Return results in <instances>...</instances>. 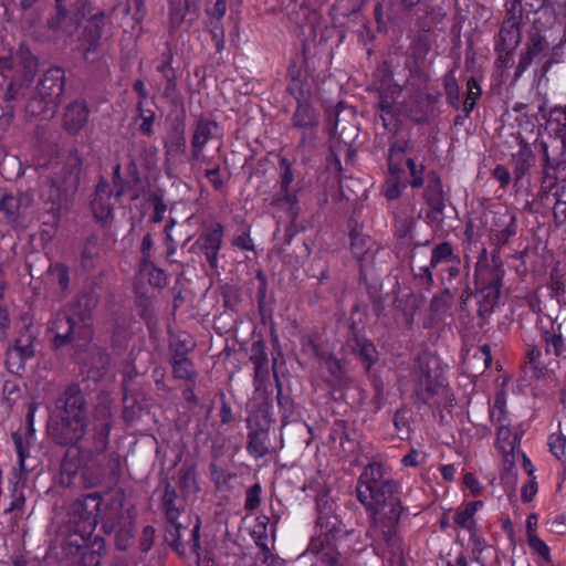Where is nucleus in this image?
Wrapping results in <instances>:
<instances>
[{
	"mask_svg": "<svg viewBox=\"0 0 566 566\" xmlns=\"http://www.w3.org/2000/svg\"><path fill=\"white\" fill-rule=\"evenodd\" d=\"M96 304L97 300L92 293L82 292L52 315L48 322V332L54 335V348L93 339L92 311Z\"/></svg>",
	"mask_w": 566,
	"mask_h": 566,
	"instance_id": "2",
	"label": "nucleus"
},
{
	"mask_svg": "<svg viewBox=\"0 0 566 566\" xmlns=\"http://www.w3.org/2000/svg\"><path fill=\"white\" fill-rule=\"evenodd\" d=\"M81 417L87 418V402L77 384L69 385L64 391L55 398L49 410V419Z\"/></svg>",
	"mask_w": 566,
	"mask_h": 566,
	"instance_id": "10",
	"label": "nucleus"
},
{
	"mask_svg": "<svg viewBox=\"0 0 566 566\" xmlns=\"http://www.w3.org/2000/svg\"><path fill=\"white\" fill-rule=\"evenodd\" d=\"M18 91L13 82H11L4 93V101L8 103L6 107L2 108V113L0 115V123L3 126H8L13 118V107L10 105V102L15 99Z\"/></svg>",
	"mask_w": 566,
	"mask_h": 566,
	"instance_id": "50",
	"label": "nucleus"
},
{
	"mask_svg": "<svg viewBox=\"0 0 566 566\" xmlns=\"http://www.w3.org/2000/svg\"><path fill=\"white\" fill-rule=\"evenodd\" d=\"M358 347L360 359L366 364V367L369 368L377 360V352L374 344L365 340L359 343Z\"/></svg>",
	"mask_w": 566,
	"mask_h": 566,
	"instance_id": "58",
	"label": "nucleus"
},
{
	"mask_svg": "<svg viewBox=\"0 0 566 566\" xmlns=\"http://www.w3.org/2000/svg\"><path fill=\"white\" fill-rule=\"evenodd\" d=\"M356 494L369 520L367 536L390 554L400 553L399 523L405 507L399 482L391 478L381 462L373 461L360 473Z\"/></svg>",
	"mask_w": 566,
	"mask_h": 566,
	"instance_id": "1",
	"label": "nucleus"
},
{
	"mask_svg": "<svg viewBox=\"0 0 566 566\" xmlns=\"http://www.w3.org/2000/svg\"><path fill=\"white\" fill-rule=\"evenodd\" d=\"M180 503L181 501H179L175 488L170 483H167L161 497V507L169 524H175L178 520L181 511Z\"/></svg>",
	"mask_w": 566,
	"mask_h": 566,
	"instance_id": "33",
	"label": "nucleus"
},
{
	"mask_svg": "<svg viewBox=\"0 0 566 566\" xmlns=\"http://www.w3.org/2000/svg\"><path fill=\"white\" fill-rule=\"evenodd\" d=\"M32 205V197L28 193H6L0 199V213L6 222L13 224L20 219L22 212Z\"/></svg>",
	"mask_w": 566,
	"mask_h": 566,
	"instance_id": "25",
	"label": "nucleus"
},
{
	"mask_svg": "<svg viewBox=\"0 0 566 566\" xmlns=\"http://www.w3.org/2000/svg\"><path fill=\"white\" fill-rule=\"evenodd\" d=\"M526 359L533 377L539 379L546 373V365L543 361V354L538 346L532 345L526 349Z\"/></svg>",
	"mask_w": 566,
	"mask_h": 566,
	"instance_id": "41",
	"label": "nucleus"
},
{
	"mask_svg": "<svg viewBox=\"0 0 566 566\" xmlns=\"http://www.w3.org/2000/svg\"><path fill=\"white\" fill-rule=\"evenodd\" d=\"M179 485L188 492L197 490V471L193 465H184L180 469Z\"/></svg>",
	"mask_w": 566,
	"mask_h": 566,
	"instance_id": "51",
	"label": "nucleus"
},
{
	"mask_svg": "<svg viewBox=\"0 0 566 566\" xmlns=\"http://www.w3.org/2000/svg\"><path fill=\"white\" fill-rule=\"evenodd\" d=\"M296 22L301 28H308L310 32L313 34L314 40L316 39L317 31L322 29L321 25V14L317 10L306 6L301 4L298 11L296 12Z\"/></svg>",
	"mask_w": 566,
	"mask_h": 566,
	"instance_id": "34",
	"label": "nucleus"
},
{
	"mask_svg": "<svg viewBox=\"0 0 566 566\" xmlns=\"http://www.w3.org/2000/svg\"><path fill=\"white\" fill-rule=\"evenodd\" d=\"M399 175V174H396ZM382 193L388 200H395L399 198L401 193V185L398 180V176L388 179L382 188Z\"/></svg>",
	"mask_w": 566,
	"mask_h": 566,
	"instance_id": "62",
	"label": "nucleus"
},
{
	"mask_svg": "<svg viewBox=\"0 0 566 566\" xmlns=\"http://www.w3.org/2000/svg\"><path fill=\"white\" fill-rule=\"evenodd\" d=\"M113 190L106 180H101L95 189L92 199V211L96 219L101 221L108 220L113 217L115 203L112 201Z\"/></svg>",
	"mask_w": 566,
	"mask_h": 566,
	"instance_id": "26",
	"label": "nucleus"
},
{
	"mask_svg": "<svg viewBox=\"0 0 566 566\" xmlns=\"http://www.w3.org/2000/svg\"><path fill=\"white\" fill-rule=\"evenodd\" d=\"M517 218L514 213L505 209L503 212H496L494 223L491 230V243L494 245L492 252V262L494 265L502 264L500 251L510 240L516 235Z\"/></svg>",
	"mask_w": 566,
	"mask_h": 566,
	"instance_id": "15",
	"label": "nucleus"
},
{
	"mask_svg": "<svg viewBox=\"0 0 566 566\" xmlns=\"http://www.w3.org/2000/svg\"><path fill=\"white\" fill-rule=\"evenodd\" d=\"M205 177L209 180L214 190H221L224 186V179L220 175V166L213 165L205 170Z\"/></svg>",
	"mask_w": 566,
	"mask_h": 566,
	"instance_id": "63",
	"label": "nucleus"
},
{
	"mask_svg": "<svg viewBox=\"0 0 566 566\" xmlns=\"http://www.w3.org/2000/svg\"><path fill=\"white\" fill-rule=\"evenodd\" d=\"M467 97L463 102V112L464 116L469 117L471 112L473 111L476 101L482 94L481 86L479 85L478 81L474 77H470L467 82Z\"/></svg>",
	"mask_w": 566,
	"mask_h": 566,
	"instance_id": "46",
	"label": "nucleus"
},
{
	"mask_svg": "<svg viewBox=\"0 0 566 566\" xmlns=\"http://www.w3.org/2000/svg\"><path fill=\"white\" fill-rule=\"evenodd\" d=\"M247 450L255 459H261L270 452L269 432L263 428H256L249 432Z\"/></svg>",
	"mask_w": 566,
	"mask_h": 566,
	"instance_id": "32",
	"label": "nucleus"
},
{
	"mask_svg": "<svg viewBox=\"0 0 566 566\" xmlns=\"http://www.w3.org/2000/svg\"><path fill=\"white\" fill-rule=\"evenodd\" d=\"M88 107L84 101L70 103L63 114V127L70 135H77L88 120Z\"/></svg>",
	"mask_w": 566,
	"mask_h": 566,
	"instance_id": "27",
	"label": "nucleus"
},
{
	"mask_svg": "<svg viewBox=\"0 0 566 566\" xmlns=\"http://www.w3.org/2000/svg\"><path fill=\"white\" fill-rule=\"evenodd\" d=\"M420 297L413 293L397 296L392 303L394 317L398 325L411 329L415 315L420 308Z\"/></svg>",
	"mask_w": 566,
	"mask_h": 566,
	"instance_id": "23",
	"label": "nucleus"
},
{
	"mask_svg": "<svg viewBox=\"0 0 566 566\" xmlns=\"http://www.w3.org/2000/svg\"><path fill=\"white\" fill-rule=\"evenodd\" d=\"M491 421L495 424L509 422L505 410V400L502 396H496L493 406L490 409Z\"/></svg>",
	"mask_w": 566,
	"mask_h": 566,
	"instance_id": "56",
	"label": "nucleus"
},
{
	"mask_svg": "<svg viewBox=\"0 0 566 566\" xmlns=\"http://www.w3.org/2000/svg\"><path fill=\"white\" fill-rule=\"evenodd\" d=\"M260 494H261L260 484H254L247 490V497H245V504H244L245 510L253 511L256 507H259V505L261 503Z\"/></svg>",
	"mask_w": 566,
	"mask_h": 566,
	"instance_id": "61",
	"label": "nucleus"
},
{
	"mask_svg": "<svg viewBox=\"0 0 566 566\" xmlns=\"http://www.w3.org/2000/svg\"><path fill=\"white\" fill-rule=\"evenodd\" d=\"M113 34L112 13L98 10L92 13L86 21L83 32L84 56L88 53L96 52L99 48L101 40Z\"/></svg>",
	"mask_w": 566,
	"mask_h": 566,
	"instance_id": "13",
	"label": "nucleus"
},
{
	"mask_svg": "<svg viewBox=\"0 0 566 566\" xmlns=\"http://www.w3.org/2000/svg\"><path fill=\"white\" fill-rule=\"evenodd\" d=\"M36 406L30 405L28 412L29 428L27 432L24 434H21L20 432L12 433V440L14 442L15 451L18 454V463L21 474H25L30 471V469L25 467V460L29 457L30 447L34 440L35 430L33 428V418Z\"/></svg>",
	"mask_w": 566,
	"mask_h": 566,
	"instance_id": "24",
	"label": "nucleus"
},
{
	"mask_svg": "<svg viewBox=\"0 0 566 566\" xmlns=\"http://www.w3.org/2000/svg\"><path fill=\"white\" fill-rule=\"evenodd\" d=\"M102 528L105 533H115L116 546L118 549L124 551L127 548L129 541L133 537V523L128 522L124 525L115 524L113 522L105 521L102 524Z\"/></svg>",
	"mask_w": 566,
	"mask_h": 566,
	"instance_id": "36",
	"label": "nucleus"
},
{
	"mask_svg": "<svg viewBox=\"0 0 566 566\" xmlns=\"http://www.w3.org/2000/svg\"><path fill=\"white\" fill-rule=\"evenodd\" d=\"M551 452L559 460L566 457V437L562 432H554L548 437Z\"/></svg>",
	"mask_w": 566,
	"mask_h": 566,
	"instance_id": "54",
	"label": "nucleus"
},
{
	"mask_svg": "<svg viewBox=\"0 0 566 566\" xmlns=\"http://www.w3.org/2000/svg\"><path fill=\"white\" fill-rule=\"evenodd\" d=\"M376 76L380 81V87L384 90H389V86H394L395 84H391L392 82V71L391 66L387 61H384L380 63L376 70Z\"/></svg>",
	"mask_w": 566,
	"mask_h": 566,
	"instance_id": "59",
	"label": "nucleus"
},
{
	"mask_svg": "<svg viewBox=\"0 0 566 566\" xmlns=\"http://www.w3.org/2000/svg\"><path fill=\"white\" fill-rule=\"evenodd\" d=\"M22 67H23V82L25 84H30L38 71V60L30 53H25L21 57Z\"/></svg>",
	"mask_w": 566,
	"mask_h": 566,
	"instance_id": "57",
	"label": "nucleus"
},
{
	"mask_svg": "<svg viewBox=\"0 0 566 566\" xmlns=\"http://www.w3.org/2000/svg\"><path fill=\"white\" fill-rule=\"evenodd\" d=\"M444 91L447 98L451 106L455 109L460 107V88L457 80L451 75H447L444 78Z\"/></svg>",
	"mask_w": 566,
	"mask_h": 566,
	"instance_id": "52",
	"label": "nucleus"
},
{
	"mask_svg": "<svg viewBox=\"0 0 566 566\" xmlns=\"http://www.w3.org/2000/svg\"><path fill=\"white\" fill-rule=\"evenodd\" d=\"M222 137L219 124L205 116H200L195 125L191 136V160L198 161L202 156L206 145L216 138Z\"/></svg>",
	"mask_w": 566,
	"mask_h": 566,
	"instance_id": "17",
	"label": "nucleus"
},
{
	"mask_svg": "<svg viewBox=\"0 0 566 566\" xmlns=\"http://www.w3.org/2000/svg\"><path fill=\"white\" fill-rule=\"evenodd\" d=\"M65 74L60 67L48 70L36 86V96L43 107L41 113L44 117H53L56 113L64 93Z\"/></svg>",
	"mask_w": 566,
	"mask_h": 566,
	"instance_id": "7",
	"label": "nucleus"
},
{
	"mask_svg": "<svg viewBox=\"0 0 566 566\" xmlns=\"http://www.w3.org/2000/svg\"><path fill=\"white\" fill-rule=\"evenodd\" d=\"M475 275L484 284L481 290L483 302L480 303L479 308L480 315H483L484 313L492 312L499 302L504 270L502 264H493L490 268L486 262L479 261L475 266Z\"/></svg>",
	"mask_w": 566,
	"mask_h": 566,
	"instance_id": "8",
	"label": "nucleus"
},
{
	"mask_svg": "<svg viewBox=\"0 0 566 566\" xmlns=\"http://www.w3.org/2000/svg\"><path fill=\"white\" fill-rule=\"evenodd\" d=\"M169 15L170 22L174 27H179L186 17V8H184L181 0H169Z\"/></svg>",
	"mask_w": 566,
	"mask_h": 566,
	"instance_id": "60",
	"label": "nucleus"
},
{
	"mask_svg": "<svg viewBox=\"0 0 566 566\" xmlns=\"http://www.w3.org/2000/svg\"><path fill=\"white\" fill-rule=\"evenodd\" d=\"M187 148L186 123L184 116H177L169 126L164 139V151L167 160L184 155Z\"/></svg>",
	"mask_w": 566,
	"mask_h": 566,
	"instance_id": "21",
	"label": "nucleus"
},
{
	"mask_svg": "<svg viewBox=\"0 0 566 566\" xmlns=\"http://www.w3.org/2000/svg\"><path fill=\"white\" fill-rule=\"evenodd\" d=\"M542 148L548 168H566V129H560L555 136L542 142Z\"/></svg>",
	"mask_w": 566,
	"mask_h": 566,
	"instance_id": "22",
	"label": "nucleus"
},
{
	"mask_svg": "<svg viewBox=\"0 0 566 566\" xmlns=\"http://www.w3.org/2000/svg\"><path fill=\"white\" fill-rule=\"evenodd\" d=\"M440 263H461L460 256L454 254L453 247L448 241L437 244L432 249L429 265L420 268V276L424 277L428 284L433 283L431 269L437 268Z\"/></svg>",
	"mask_w": 566,
	"mask_h": 566,
	"instance_id": "28",
	"label": "nucleus"
},
{
	"mask_svg": "<svg viewBox=\"0 0 566 566\" xmlns=\"http://www.w3.org/2000/svg\"><path fill=\"white\" fill-rule=\"evenodd\" d=\"M111 366V356L99 346H92L81 361V371L87 378L98 381L105 377Z\"/></svg>",
	"mask_w": 566,
	"mask_h": 566,
	"instance_id": "19",
	"label": "nucleus"
},
{
	"mask_svg": "<svg viewBox=\"0 0 566 566\" xmlns=\"http://www.w3.org/2000/svg\"><path fill=\"white\" fill-rule=\"evenodd\" d=\"M458 290L452 291L447 286L440 294L434 295L430 302V311L434 315L444 314L452 305Z\"/></svg>",
	"mask_w": 566,
	"mask_h": 566,
	"instance_id": "40",
	"label": "nucleus"
},
{
	"mask_svg": "<svg viewBox=\"0 0 566 566\" xmlns=\"http://www.w3.org/2000/svg\"><path fill=\"white\" fill-rule=\"evenodd\" d=\"M512 164L515 182L517 184L522 181L535 164V155L531 147L526 144L522 145L520 150L513 155Z\"/></svg>",
	"mask_w": 566,
	"mask_h": 566,
	"instance_id": "31",
	"label": "nucleus"
},
{
	"mask_svg": "<svg viewBox=\"0 0 566 566\" xmlns=\"http://www.w3.org/2000/svg\"><path fill=\"white\" fill-rule=\"evenodd\" d=\"M46 428L52 441L62 447L92 442L93 428L90 429L88 417L49 419Z\"/></svg>",
	"mask_w": 566,
	"mask_h": 566,
	"instance_id": "6",
	"label": "nucleus"
},
{
	"mask_svg": "<svg viewBox=\"0 0 566 566\" xmlns=\"http://www.w3.org/2000/svg\"><path fill=\"white\" fill-rule=\"evenodd\" d=\"M174 377L177 379H185L193 381L197 377L196 369L191 360L184 354L176 353L171 359Z\"/></svg>",
	"mask_w": 566,
	"mask_h": 566,
	"instance_id": "37",
	"label": "nucleus"
},
{
	"mask_svg": "<svg viewBox=\"0 0 566 566\" xmlns=\"http://www.w3.org/2000/svg\"><path fill=\"white\" fill-rule=\"evenodd\" d=\"M102 497L97 493L75 500L69 510V543L77 548L90 541L98 522Z\"/></svg>",
	"mask_w": 566,
	"mask_h": 566,
	"instance_id": "5",
	"label": "nucleus"
},
{
	"mask_svg": "<svg viewBox=\"0 0 566 566\" xmlns=\"http://www.w3.org/2000/svg\"><path fill=\"white\" fill-rule=\"evenodd\" d=\"M83 159L77 150H71L62 161L52 164L48 184L42 187L41 197L52 206L50 211L56 213L76 192Z\"/></svg>",
	"mask_w": 566,
	"mask_h": 566,
	"instance_id": "4",
	"label": "nucleus"
},
{
	"mask_svg": "<svg viewBox=\"0 0 566 566\" xmlns=\"http://www.w3.org/2000/svg\"><path fill=\"white\" fill-rule=\"evenodd\" d=\"M541 339L544 343L545 353L553 354L556 358H566V318L551 323L548 328H541Z\"/></svg>",
	"mask_w": 566,
	"mask_h": 566,
	"instance_id": "20",
	"label": "nucleus"
},
{
	"mask_svg": "<svg viewBox=\"0 0 566 566\" xmlns=\"http://www.w3.org/2000/svg\"><path fill=\"white\" fill-rule=\"evenodd\" d=\"M411 148V143L408 139H397L390 144L388 153V167L391 174H400V156L408 153Z\"/></svg>",
	"mask_w": 566,
	"mask_h": 566,
	"instance_id": "38",
	"label": "nucleus"
},
{
	"mask_svg": "<svg viewBox=\"0 0 566 566\" xmlns=\"http://www.w3.org/2000/svg\"><path fill=\"white\" fill-rule=\"evenodd\" d=\"M48 28L57 34L72 35L75 27L71 23L65 7H56V13L46 21Z\"/></svg>",
	"mask_w": 566,
	"mask_h": 566,
	"instance_id": "35",
	"label": "nucleus"
},
{
	"mask_svg": "<svg viewBox=\"0 0 566 566\" xmlns=\"http://www.w3.org/2000/svg\"><path fill=\"white\" fill-rule=\"evenodd\" d=\"M527 543L533 553L538 556V565L543 563L548 566L552 563L549 547L536 535L535 531L528 532Z\"/></svg>",
	"mask_w": 566,
	"mask_h": 566,
	"instance_id": "42",
	"label": "nucleus"
},
{
	"mask_svg": "<svg viewBox=\"0 0 566 566\" xmlns=\"http://www.w3.org/2000/svg\"><path fill=\"white\" fill-rule=\"evenodd\" d=\"M294 125L302 128L313 127L317 124L314 109L308 105L300 104L293 116Z\"/></svg>",
	"mask_w": 566,
	"mask_h": 566,
	"instance_id": "45",
	"label": "nucleus"
},
{
	"mask_svg": "<svg viewBox=\"0 0 566 566\" xmlns=\"http://www.w3.org/2000/svg\"><path fill=\"white\" fill-rule=\"evenodd\" d=\"M317 511L316 526L321 533L311 539L307 552L319 558L324 553L336 547L333 541L343 533V528L337 517L329 515L326 507H322L319 503H317Z\"/></svg>",
	"mask_w": 566,
	"mask_h": 566,
	"instance_id": "9",
	"label": "nucleus"
},
{
	"mask_svg": "<svg viewBox=\"0 0 566 566\" xmlns=\"http://www.w3.org/2000/svg\"><path fill=\"white\" fill-rule=\"evenodd\" d=\"M137 109L139 112V130L145 136H151L154 134V122L156 119V114L151 109H145L142 105V102L137 103Z\"/></svg>",
	"mask_w": 566,
	"mask_h": 566,
	"instance_id": "49",
	"label": "nucleus"
},
{
	"mask_svg": "<svg viewBox=\"0 0 566 566\" xmlns=\"http://www.w3.org/2000/svg\"><path fill=\"white\" fill-rule=\"evenodd\" d=\"M401 86L395 84L389 90L379 88V117L385 128H388L394 119L395 99L401 93Z\"/></svg>",
	"mask_w": 566,
	"mask_h": 566,
	"instance_id": "30",
	"label": "nucleus"
},
{
	"mask_svg": "<svg viewBox=\"0 0 566 566\" xmlns=\"http://www.w3.org/2000/svg\"><path fill=\"white\" fill-rule=\"evenodd\" d=\"M35 333L31 326H24L15 338L12 346L7 349L6 364L11 373H19L24 369L25 361L35 355L34 342Z\"/></svg>",
	"mask_w": 566,
	"mask_h": 566,
	"instance_id": "14",
	"label": "nucleus"
},
{
	"mask_svg": "<svg viewBox=\"0 0 566 566\" xmlns=\"http://www.w3.org/2000/svg\"><path fill=\"white\" fill-rule=\"evenodd\" d=\"M496 426L499 449L507 457L514 450L515 438H513L511 434V431L509 429V422H502V424Z\"/></svg>",
	"mask_w": 566,
	"mask_h": 566,
	"instance_id": "47",
	"label": "nucleus"
},
{
	"mask_svg": "<svg viewBox=\"0 0 566 566\" xmlns=\"http://www.w3.org/2000/svg\"><path fill=\"white\" fill-rule=\"evenodd\" d=\"M111 426V408L107 405H98L95 408L92 442L86 441L76 447H67L61 461L62 476L66 475L70 481L84 462L92 461L106 450Z\"/></svg>",
	"mask_w": 566,
	"mask_h": 566,
	"instance_id": "3",
	"label": "nucleus"
},
{
	"mask_svg": "<svg viewBox=\"0 0 566 566\" xmlns=\"http://www.w3.org/2000/svg\"><path fill=\"white\" fill-rule=\"evenodd\" d=\"M427 186L424 190V199L431 210L438 214H442L444 210V197L442 182L438 174L433 170L426 176Z\"/></svg>",
	"mask_w": 566,
	"mask_h": 566,
	"instance_id": "29",
	"label": "nucleus"
},
{
	"mask_svg": "<svg viewBox=\"0 0 566 566\" xmlns=\"http://www.w3.org/2000/svg\"><path fill=\"white\" fill-rule=\"evenodd\" d=\"M407 166L410 174V186L412 188H420L424 185V166L422 164H417L415 159L408 158Z\"/></svg>",
	"mask_w": 566,
	"mask_h": 566,
	"instance_id": "53",
	"label": "nucleus"
},
{
	"mask_svg": "<svg viewBox=\"0 0 566 566\" xmlns=\"http://www.w3.org/2000/svg\"><path fill=\"white\" fill-rule=\"evenodd\" d=\"M349 240L352 254L360 268V276L366 279L367 272L375 266L376 255L381 248L358 228L350 230Z\"/></svg>",
	"mask_w": 566,
	"mask_h": 566,
	"instance_id": "12",
	"label": "nucleus"
},
{
	"mask_svg": "<svg viewBox=\"0 0 566 566\" xmlns=\"http://www.w3.org/2000/svg\"><path fill=\"white\" fill-rule=\"evenodd\" d=\"M181 530L182 525L178 523V520L175 524H170V527L166 532V541L169 545L180 555H185V544L181 539Z\"/></svg>",
	"mask_w": 566,
	"mask_h": 566,
	"instance_id": "48",
	"label": "nucleus"
},
{
	"mask_svg": "<svg viewBox=\"0 0 566 566\" xmlns=\"http://www.w3.org/2000/svg\"><path fill=\"white\" fill-rule=\"evenodd\" d=\"M113 186L115 188V200H119L128 190L129 182L125 180L122 176V166L120 164H116L113 168V177H112Z\"/></svg>",
	"mask_w": 566,
	"mask_h": 566,
	"instance_id": "55",
	"label": "nucleus"
},
{
	"mask_svg": "<svg viewBox=\"0 0 566 566\" xmlns=\"http://www.w3.org/2000/svg\"><path fill=\"white\" fill-rule=\"evenodd\" d=\"M482 505V501L469 502L462 510L457 512L454 515V523L462 528H470L473 523L475 512Z\"/></svg>",
	"mask_w": 566,
	"mask_h": 566,
	"instance_id": "44",
	"label": "nucleus"
},
{
	"mask_svg": "<svg viewBox=\"0 0 566 566\" xmlns=\"http://www.w3.org/2000/svg\"><path fill=\"white\" fill-rule=\"evenodd\" d=\"M506 15L503 20L494 46L516 50L522 41L521 22L523 9L521 0L505 2Z\"/></svg>",
	"mask_w": 566,
	"mask_h": 566,
	"instance_id": "11",
	"label": "nucleus"
},
{
	"mask_svg": "<svg viewBox=\"0 0 566 566\" xmlns=\"http://www.w3.org/2000/svg\"><path fill=\"white\" fill-rule=\"evenodd\" d=\"M413 370L420 382L426 386L427 394L437 395L440 389H443L442 368L437 357L430 354L420 355Z\"/></svg>",
	"mask_w": 566,
	"mask_h": 566,
	"instance_id": "16",
	"label": "nucleus"
},
{
	"mask_svg": "<svg viewBox=\"0 0 566 566\" xmlns=\"http://www.w3.org/2000/svg\"><path fill=\"white\" fill-rule=\"evenodd\" d=\"M525 49L537 57L549 50V43L539 30H535L530 32Z\"/></svg>",
	"mask_w": 566,
	"mask_h": 566,
	"instance_id": "43",
	"label": "nucleus"
},
{
	"mask_svg": "<svg viewBox=\"0 0 566 566\" xmlns=\"http://www.w3.org/2000/svg\"><path fill=\"white\" fill-rule=\"evenodd\" d=\"M223 234V226L217 222L203 231L196 241L199 251L205 255L207 263L214 271L219 266V251L222 247Z\"/></svg>",
	"mask_w": 566,
	"mask_h": 566,
	"instance_id": "18",
	"label": "nucleus"
},
{
	"mask_svg": "<svg viewBox=\"0 0 566 566\" xmlns=\"http://www.w3.org/2000/svg\"><path fill=\"white\" fill-rule=\"evenodd\" d=\"M48 274L51 281L57 284L61 293L66 295L70 291V270L62 263L51 264Z\"/></svg>",
	"mask_w": 566,
	"mask_h": 566,
	"instance_id": "39",
	"label": "nucleus"
},
{
	"mask_svg": "<svg viewBox=\"0 0 566 566\" xmlns=\"http://www.w3.org/2000/svg\"><path fill=\"white\" fill-rule=\"evenodd\" d=\"M102 556L92 549L82 552L76 566H101Z\"/></svg>",
	"mask_w": 566,
	"mask_h": 566,
	"instance_id": "64",
	"label": "nucleus"
}]
</instances>
